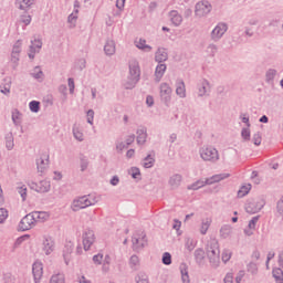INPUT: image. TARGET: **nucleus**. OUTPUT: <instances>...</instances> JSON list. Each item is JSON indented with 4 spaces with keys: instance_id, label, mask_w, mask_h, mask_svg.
I'll list each match as a JSON object with an SVG mask.
<instances>
[{
    "instance_id": "nucleus-1",
    "label": "nucleus",
    "mask_w": 283,
    "mask_h": 283,
    "mask_svg": "<svg viewBox=\"0 0 283 283\" xmlns=\"http://www.w3.org/2000/svg\"><path fill=\"white\" fill-rule=\"evenodd\" d=\"M128 67L129 73L127 80L124 83V87L125 90H134V87H136L140 81V65L138 64V61L133 60L129 62Z\"/></svg>"
},
{
    "instance_id": "nucleus-2",
    "label": "nucleus",
    "mask_w": 283,
    "mask_h": 283,
    "mask_svg": "<svg viewBox=\"0 0 283 283\" xmlns=\"http://www.w3.org/2000/svg\"><path fill=\"white\" fill-rule=\"evenodd\" d=\"M230 176L231 175L227 172L213 175L212 177L207 178L206 180L199 179L195 181L193 184L189 185L187 189L191 191H198V189H202V187H206V185H214V182L226 180V178H230Z\"/></svg>"
},
{
    "instance_id": "nucleus-3",
    "label": "nucleus",
    "mask_w": 283,
    "mask_h": 283,
    "mask_svg": "<svg viewBox=\"0 0 283 283\" xmlns=\"http://www.w3.org/2000/svg\"><path fill=\"white\" fill-rule=\"evenodd\" d=\"M39 213L36 212H30L29 214H25L19 226H18V230L20 231H30V229H32L34 227V224H36V222H39Z\"/></svg>"
},
{
    "instance_id": "nucleus-4",
    "label": "nucleus",
    "mask_w": 283,
    "mask_h": 283,
    "mask_svg": "<svg viewBox=\"0 0 283 283\" xmlns=\"http://www.w3.org/2000/svg\"><path fill=\"white\" fill-rule=\"evenodd\" d=\"M199 151L202 160L205 161L218 163V160H220V155L218 154V149L211 146H203Z\"/></svg>"
},
{
    "instance_id": "nucleus-5",
    "label": "nucleus",
    "mask_w": 283,
    "mask_h": 283,
    "mask_svg": "<svg viewBox=\"0 0 283 283\" xmlns=\"http://www.w3.org/2000/svg\"><path fill=\"white\" fill-rule=\"evenodd\" d=\"M264 205H266L264 199H249L245 203V211L250 214L259 213V211H262V209H264Z\"/></svg>"
},
{
    "instance_id": "nucleus-6",
    "label": "nucleus",
    "mask_w": 283,
    "mask_h": 283,
    "mask_svg": "<svg viewBox=\"0 0 283 283\" xmlns=\"http://www.w3.org/2000/svg\"><path fill=\"white\" fill-rule=\"evenodd\" d=\"M227 30H229V24H227V22H219L211 31L210 39L214 41V43H218V41L227 34Z\"/></svg>"
},
{
    "instance_id": "nucleus-7",
    "label": "nucleus",
    "mask_w": 283,
    "mask_h": 283,
    "mask_svg": "<svg viewBox=\"0 0 283 283\" xmlns=\"http://www.w3.org/2000/svg\"><path fill=\"white\" fill-rule=\"evenodd\" d=\"M96 201L94 199H90V196H83L73 201V211H81V209H87V207H92Z\"/></svg>"
},
{
    "instance_id": "nucleus-8",
    "label": "nucleus",
    "mask_w": 283,
    "mask_h": 283,
    "mask_svg": "<svg viewBox=\"0 0 283 283\" xmlns=\"http://www.w3.org/2000/svg\"><path fill=\"white\" fill-rule=\"evenodd\" d=\"M212 9L213 7L209 1H200L195 7V14L201 19L202 17H207V14H209Z\"/></svg>"
},
{
    "instance_id": "nucleus-9",
    "label": "nucleus",
    "mask_w": 283,
    "mask_h": 283,
    "mask_svg": "<svg viewBox=\"0 0 283 283\" xmlns=\"http://www.w3.org/2000/svg\"><path fill=\"white\" fill-rule=\"evenodd\" d=\"M132 242L134 251H143V248L147 245V234H145V232H142L140 234H134Z\"/></svg>"
},
{
    "instance_id": "nucleus-10",
    "label": "nucleus",
    "mask_w": 283,
    "mask_h": 283,
    "mask_svg": "<svg viewBox=\"0 0 283 283\" xmlns=\"http://www.w3.org/2000/svg\"><path fill=\"white\" fill-rule=\"evenodd\" d=\"M172 92L174 91L171 90V86H169V84H167V83H161L160 84V98L167 107H169V105H171V94H172Z\"/></svg>"
},
{
    "instance_id": "nucleus-11",
    "label": "nucleus",
    "mask_w": 283,
    "mask_h": 283,
    "mask_svg": "<svg viewBox=\"0 0 283 283\" xmlns=\"http://www.w3.org/2000/svg\"><path fill=\"white\" fill-rule=\"evenodd\" d=\"M54 239L50 235H44L42 241V251L45 253V255H52V253H54Z\"/></svg>"
},
{
    "instance_id": "nucleus-12",
    "label": "nucleus",
    "mask_w": 283,
    "mask_h": 283,
    "mask_svg": "<svg viewBox=\"0 0 283 283\" xmlns=\"http://www.w3.org/2000/svg\"><path fill=\"white\" fill-rule=\"evenodd\" d=\"M96 237L94 235V230H86L83 233V247L84 251H90L92 249V244H94Z\"/></svg>"
},
{
    "instance_id": "nucleus-13",
    "label": "nucleus",
    "mask_w": 283,
    "mask_h": 283,
    "mask_svg": "<svg viewBox=\"0 0 283 283\" xmlns=\"http://www.w3.org/2000/svg\"><path fill=\"white\" fill-rule=\"evenodd\" d=\"M207 256L210 262V266L212 269H218L220 266V248L217 250H211L210 252H207Z\"/></svg>"
},
{
    "instance_id": "nucleus-14",
    "label": "nucleus",
    "mask_w": 283,
    "mask_h": 283,
    "mask_svg": "<svg viewBox=\"0 0 283 283\" xmlns=\"http://www.w3.org/2000/svg\"><path fill=\"white\" fill-rule=\"evenodd\" d=\"M32 273L34 282H41V279L43 277V263L35 261L32 265Z\"/></svg>"
},
{
    "instance_id": "nucleus-15",
    "label": "nucleus",
    "mask_w": 283,
    "mask_h": 283,
    "mask_svg": "<svg viewBox=\"0 0 283 283\" xmlns=\"http://www.w3.org/2000/svg\"><path fill=\"white\" fill-rule=\"evenodd\" d=\"M43 48V42L39 39L31 40V45L29 46V59H34L36 52Z\"/></svg>"
},
{
    "instance_id": "nucleus-16",
    "label": "nucleus",
    "mask_w": 283,
    "mask_h": 283,
    "mask_svg": "<svg viewBox=\"0 0 283 283\" xmlns=\"http://www.w3.org/2000/svg\"><path fill=\"white\" fill-rule=\"evenodd\" d=\"M36 167L39 174H45L48 171V168L50 167V156H43L36 159Z\"/></svg>"
},
{
    "instance_id": "nucleus-17",
    "label": "nucleus",
    "mask_w": 283,
    "mask_h": 283,
    "mask_svg": "<svg viewBox=\"0 0 283 283\" xmlns=\"http://www.w3.org/2000/svg\"><path fill=\"white\" fill-rule=\"evenodd\" d=\"M176 94L179 98H187V87L185 86V81L181 78L176 81Z\"/></svg>"
},
{
    "instance_id": "nucleus-18",
    "label": "nucleus",
    "mask_w": 283,
    "mask_h": 283,
    "mask_svg": "<svg viewBox=\"0 0 283 283\" xmlns=\"http://www.w3.org/2000/svg\"><path fill=\"white\" fill-rule=\"evenodd\" d=\"M169 20L175 25V28H179L182 24V15L178 13L177 10H171L168 13Z\"/></svg>"
},
{
    "instance_id": "nucleus-19",
    "label": "nucleus",
    "mask_w": 283,
    "mask_h": 283,
    "mask_svg": "<svg viewBox=\"0 0 283 283\" xmlns=\"http://www.w3.org/2000/svg\"><path fill=\"white\" fill-rule=\"evenodd\" d=\"M137 145H145L147 143V127L140 126L137 129Z\"/></svg>"
},
{
    "instance_id": "nucleus-20",
    "label": "nucleus",
    "mask_w": 283,
    "mask_h": 283,
    "mask_svg": "<svg viewBox=\"0 0 283 283\" xmlns=\"http://www.w3.org/2000/svg\"><path fill=\"white\" fill-rule=\"evenodd\" d=\"M106 56H114L116 54V43L113 40H107L104 45Z\"/></svg>"
},
{
    "instance_id": "nucleus-21",
    "label": "nucleus",
    "mask_w": 283,
    "mask_h": 283,
    "mask_svg": "<svg viewBox=\"0 0 283 283\" xmlns=\"http://www.w3.org/2000/svg\"><path fill=\"white\" fill-rule=\"evenodd\" d=\"M182 182V175L175 174L169 178L168 185L171 187V189H178Z\"/></svg>"
},
{
    "instance_id": "nucleus-22",
    "label": "nucleus",
    "mask_w": 283,
    "mask_h": 283,
    "mask_svg": "<svg viewBox=\"0 0 283 283\" xmlns=\"http://www.w3.org/2000/svg\"><path fill=\"white\" fill-rule=\"evenodd\" d=\"M169 59V54L167 53V49H158L155 53V61L157 63H165Z\"/></svg>"
},
{
    "instance_id": "nucleus-23",
    "label": "nucleus",
    "mask_w": 283,
    "mask_h": 283,
    "mask_svg": "<svg viewBox=\"0 0 283 283\" xmlns=\"http://www.w3.org/2000/svg\"><path fill=\"white\" fill-rule=\"evenodd\" d=\"M36 0H15V6L19 10H29L34 6Z\"/></svg>"
},
{
    "instance_id": "nucleus-24",
    "label": "nucleus",
    "mask_w": 283,
    "mask_h": 283,
    "mask_svg": "<svg viewBox=\"0 0 283 283\" xmlns=\"http://www.w3.org/2000/svg\"><path fill=\"white\" fill-rule=\"evenodd\" d=\"M165 72H167V64L159 63L155 69V76L157 83L160 82V78H163V76H165Z\"/></svg>"
},
{
    "instance_id": "nucleus-25",
    "label": "nucleus",
    "mask_w": 283,
    "mask_h": 283,
    "mask_svg": "<svg viewBox=\"0 0 283 283\" xmlns=\"http://www.w3.org/2000/svg\"><path fill=\"white\" fill-rule=\"evenodd\" d=\"M136 48L138 50H142L143 52H151L153 48L151 45L147 44V40L145 39H139V41L135 42Z\"/></svg>"
},
{
    "instance_id": "nucleus-26",
    "label": "nucleus",
    "mask_w": 283,
    "mask_h": 283,
    "mask_svg": "<svg viewBox=\"0 0 283 283\" xmlns=\"http://www.w3.org/2000/svg\"><path fill=\"white\" fill-rule=\"evenodd\" d=\"M51 185L48 180H41L38 182V193H48L50 191Z\"/></svg>"
},
{
    "instance_id": "nucleus-27",
    "label": "nucleus",
    "mask_w": 283,
    "mask_h": 283,
    "mask_svg": "<svg viewBox=\"0 0 283 283\" xmlns=\"http://www.w3.org/2000/svg\"><path fill=\"white\" fill-rule=\"evenodd\" d=\"M4 140L8 151H12V149H14V135H12V133H7Z\"/></svg>"
},
{
    "instance_id": "nucleus-28",
    "label": "nucleus",
    "mask_w": 283,
    "mask_h": 283,
    "mask_svg": "<svg viewBox=\"0 0 283 283\" xmlns=\"http://www.w3.org/2000/svg\"><path fill=\"white\" fill-rule=\"evenodd\" d=\"M207 87H209V81L203 80L198 84V96L202 97L207 94Z\"/></svg>"
},
{
    "instance_id": "nucleus-29",
    "label": "nucleus",
    "mask_w": 283,
    "mask_h": 283,
    "mask_svg": "<svg viewBox=\"0 0 283 283\" xmlns=\"http://www.w3.org/2000/svg\"><path fill=\"white\" fill-rule=\"evenodd\" d=\"M220 249V244L218 243V240L211 239L208 241L207 247H206V253H209L211 251H216Z\"/></svg>"
},
{
    "instance_id": "nucleus-30",
    "label": "nucleus",
    "mask_w": 283,
    "mask_h": 283,
    "mask_svg": "<svg viewBox=\"0 0 283 283\" xmlns=\"http://www.w3.org/2000/svg\"><path fill=\"white\" fill-rule=\"evenodd\" d=\"M155 163H156V159L151 155H147L144 158L143 167L145 169H151V167H154Z\"/></svg>"
},
{
    "instance_id": "nucleus-31",
    "label": "nucleus",
    "mask_w": 283,
    "mask_h": 283,
    "mask_svg": "<svg viewBox=\"0 0 283 283\" xmlns=\"http://www.w3.org/2000/svg\"><path fill=\"white\" fill-rule=\"evenodd\" d=\"M272 275L276 283H283V270L282 268H276L272 271Z\"/></svg>"
},
{
    "instance_id": "nucleus-32",
    "label": "nucleus",
    "mask_w": 283,
    "mask_h": 283,
    "mask_svg": "<svg viewBox=\"0 0 283 283\" xmlns=\"http://www.w3.org/2000/svg\"><path fill=\"white\" fill-rule=\"evenodd\" d=\"M195 260L199 265L205 261V250L202 248L195 251Z\"/></svg>"
},
{
    "instance_id": "nucleus-33",
    "label": "nucleus",
    "mask_w": 283,
    "mask_h": 283,
    "mask_svg": "<svg viewBox=\"0 0 283 283\" xmlns=\"http://www.w3.org/2000/svg\"><path fill=\"white\" fill-rule=\"evenodd\" d=\"M181 280L184 283H189V271H187V265L185 263L180 264Z\"/></svg>"
},
{
    "instance_id": "nucleus-34",
    "label": "nucleus",
    "mask_w": 283,
    "mask_h": 283,
    "mask_svg": "<svg viewBox=\"0 0 283 283\" xmlns=\"http://www.w3.org/2000/svg\"><path fill=\"white\" fill-rule=\"evenodd\" d=\"M29 109H30V112H33V114H39V112H41V102L31 101L29 103Z\"/></svg>"
},
{
    "instance_id": "nucleus-35",
    "label": "nucleus",
    "mask_w": 283,
    "mask_h": 283,
    "mask_svg": "<svg viewBox=\"0 0 283 283\" xmlns=\"http://www.w3.org/2000/svg\"><path fill=\"white\" fill-rule=\"evenodd\" d=\"M220 235L221 238H223L224 240H227V238H229V235H231V226H222L220 229Z\"/></svg>"
},
{
    "instance_id": "nucleus-36",
    "label": "nucleus",
    "mask_w": 283,
    "mask_h": 283,
    "mask_svg": "<svg viewBox=\"0 0 283 283\" xmlns=\"http://www.w3.org/2000/svg\"><path fill=\"white\" fill-rule=\"evenodd\" d=\"M249 191H251V184L242 186L238 191V198H244V196L249 195Z\"/></svg>"
},
{
    "instance_id": "nucleus-37",
    "label": "nucleus",
    "mask_w": 283,
    "mask_h": 283,
    "mask_svg": "<svg viewBox=\"0 0 283 283\" xmlns=\"http://www.w3.org/2000/svg\"><path fill=\"white\" fill-rule=\"evenodd\" d=\"M80 167H81V171H85L87 167H90V160L85 155H81L80 157Z\"/></svg>"
},
{
    "instance_id": "nucleus-38",
    "label": "nucleus",
    "mask_w": 283,
    "mask_h": 283,
    "mask_svg": "<svg viewBox=\"0 0 283 283\" xmlns=\"http://www.w3.org/2000/svg\"><path fill=\"white\" fill-rule=\"evenodd\" d=\"M277 74V71L275 69H270L265 73V78L268 83H271V81L275 80V76Z\"/></svg>"
},
{
    "instance_id": "nucleus-39",
    "label": "nucleus",
    "mask_w": 283,
    "mask_h": 283,
    "mask_svg": "<svg viewBox=\"0 0 283 283\" xmlns=\"http://www.w3.org/2000/svg\"><path fill=\"white\" fill-rule=\"evenodd\" d=\"M209 227H211V221H209V219H207L206 221L202 220L201 228H200L201 235H207V231H209Z\"/></svg>"
},
{
    "instance_id": "nucleus-40",
    "label": "nucleus",
    "mask_w": 283,
    "mask_h": 283,
    "mask_svg": "<svg viewBox=\"0 0 283 283\" xmlns=\"http://www.w3.org/2000/svg\"><path fill=\"white\" fill-rule=\"evenodd\" d=\"M73 136H74L75 140L83 143V140H84L83 132H81V129H78V127H76V126H73Z\"/></svg>"
},
{
    "instance_id": "nucleus-41",
    "label": "nucleus",
    "mask_w": 283,
    "mask_h": 283,
    "mask_svg": "<svg viewBox=\"0 0 283 283\" xmlns=\"http://www.w3.org/2000/svg\"><path fill=\"white\" fill-rule=\"evenodd\" d=\"M241 137L245 142L251 140V129H250V127H244V128L241 129Z\"/></svg>"
},
{
    "instance_id": "nucleus-42",
    "label": "nucleus",
    "mask_w": 283,
    "mask_h": 283,
    "mask_svg": "<svg viewBox=\"0 0 283 283\" xmlns=\"http://www.w3.org/2000/svg\"><path fill=\"white\" fill-rule=\"evenodd\" d=\"M207 53L209 54V56H216V54H218V45L213 43L209 44L207 48Z\"/></svg>"
},
{
    "instance_id": "nucleus-43",
    "label": "nucleus",
    "mask_w": 283,
    "mask_h": 283,
    "mask_svg": "<svg viewBox=\"0 0 283 283\" xmlns=\"http://www.w3.org/2000/svg\"><path fill=\"white\" fill-rule=\"evenodd\" d=\"M13 124L14 125H20L21 122V112H19V109H14V112H12V116H11Z\"/></svg>"
},
{
    "instance_id": "nucleus-44",
    "label": "nucleus",
    "mask_w": 283,
    "mask_h": 283,
    "mask_svg": "<svg viewBox=\"0 0 283 283\" xmlns=\"http://www.w3.org/2000/svg\"><path fill=\"white\" fill-rule=\"evenodd\" d=\"M252 142L256 147H260V145H262V134L260 132L255 133L252 137Z\"/></svg>"
},
{
    "instance_id": "nucleus-45",
    "label": "nucleus",
    "mask_w": 283,
    "mask_h": 283,
    "mask_svg": "<svg viewBox=\"0 0 283 283\" xmlns=\"http://www.w3.org/2000/svg\"><path fill=\"white\" fill-rule=\"evenodd\" d=\"M161 262H163V264H165L166 266H169V264H171V253L165 252V253L163 254Z\"/></svg>"
},
{
    "instance_id": "nucleus-46",
    "label": "nucleus",
    "mask_w": 283,
    "mask_h": 283,
    "mask_svg": "<svg viewBox=\"0 0 283 283\" xmlns=\"http://www.w3.org/2000/svg\"><path fill=\"white\" fill-rule=\"evenodd\" d=\"M50 283H65V277L62 274H55L51 277Z\"/></svg>"
},
{
    "instance_id": "nucleus-47",
    "label": "nucleus",
    "mask_w": 283,
    "mask_h": 283,
    "mask_svg": "<svg viewBox=\"0 0 283 283\" xmlns=\"http://www.w3.org/2000/svg\"><path fill=\"white\" fill-rule=\"evenodd\" d=\"M74 251V243L69 242L65 244L63 255H70Z\"/></svg>"
},
{
    "instance_id": "nucleus-48",
    "label": "nucleus",
    "mask_w": 283,
    "mask_h": 283,
    "mask_svg": "<svg viewBox=\"0 0 283 283\" xmlns=\"http://www.w3.org/2000/svg\"><path fill=\"white\" fill-rule=\"evenodd\" d=\"M248 269V273H251L252 275H255V273H258V264H255L254 262H250L247 265Z\"/></svg>"
},
{
    "instance_id": "nucleus-49",
    "label": "nucleus",
    "mask_w": 283,
    "mask_h": 283,
    "mask_svg": "<svg viewBox=\"0 0 283 283\" xmlns=\"http://www.w3.org/2000/svg\"><path fill=\"white\" fill-rule=\"evenodd\" d=\"M31 76L35 80L42 78L43 77V71H41L40 66L34 67V73H31Z\"/></svg>"
},
{
    "instance_id": "nucleus-50",
    "label": "nucleus",
    "mask_w": 283,
    "mask_h": 283,
    "mask_svg": "<svg viewBox=\"0 0 283 283\" xmlns=\"http://www.w3.org/2000/svg\"><path fill=\"white\" fill-rule=\"evenodd\" d=\"M130 175L134 180H138V178H140V169L138 167H132Z\"/></svg>"
},
{
    "instance_id": "nucleus-51",
    "label": "nucleus",
    "mask_w": 283,
    "mask_h": 283,
    "mask_svg": "<svg viewBox=\"0 0 283 283\" xmlns=\"http://www.w3.org/2000/svg\"><path fill=\"white\" fill-rule=\"evenodd\" d=\"M18 193H20V196L24 202L25 198H28V188L25 186L18 187Z\"/></svg>"
},
{
    "instance_id": "nucleus-52",
    "label": "nucleus",
    "mask_w": 283,
    "mask_h": 283,
    "mask_svg": "<svg viewBox=\"0 0 283 283\" xmlns=\"http://www.w3.org/2000/svg\"><path fill=\"white\" fill-rule=\"evenodd\" d=\"M8 220V210L6 208H0V224H3Z\"/></svg>"
},
{
    "instance_id": "nucleus-53",
    "label": "nucleus",
    "mask_w": 283,
    "mask_h": 283,
    "mask_svg": "<svg viewBox=\"0 0 283 283\" xmlns=\"http://www.w3.org/2000/svg\"><path fill=\"white\" fill-rule=\"evenodd\" d=\"M221 260H222V262H224V264H227V262H229L231 260V252L229 250H224L222 252Z\"/></svg>"
},
{
    "instance_id": "nucleus-54",
    "label": "nucleus",
    "mask_w": 283,
    "mask_h": 283,
    "mask_svg": "<svg viewBox=\"0 0 283 283\" xmlns=\"http://www.w3.org/2000/svg\"><path fill=\"white\" fill-rule=\"evenodd\" d=\"M240 118L247 127H251V122L249 120V115L247 113H241Z\"/></svg>"
},
{
    "instance_id": "nucleus-55",
    "label": "nucleus",
    "mask_w": 283,
    "mask_h": 283,
    "mask_svg": "<svg viewBox=\"0 0 283 283\" xmlns=\"http://www.w3.org/2000/svg\"><path fill=\"white\" fill-rule=\"evenodd\" d=\"M186 249H188L189 251H193V249H196V243L193 242V239L188 238L186 240Z\"/></svg>"
},
{
    "instance_id": "nucleus-56",
    "label": "nucleus",
    "mask_w": 283,
    "mask_h": 283,
    "mask_svg": "<svg viewBox=\"0 0 283 283\" xmlns=\"http://www.w3.org/2000/svg\"><path fill=\"white\" fill-rule=\"evenodd\" d=\"M129 146L127 145L126 142H117L116 143V149L117 151H123V149H128Z\"/></svg>"
},
{
    "instance_id": "nucleus-57",
    "label": "nucleus",
    "mask_w": 283,
    "mask_h": 283,
    "mask_svg": "<svg viewBox=\"0 0 283 283\" xmlns=\"http://www.w3.org/2000/svg\"><path fill=\"white\" fill-rule=\"evenodd\" d=\"M21 40H18L12 48V52L14 54H21Z\"/></svg>"
},
{
    "instance_id": "nucleus-58",
    "label": "nucleus",
    "mask_w": 283,
    "mask_h": 283,
    "mask_svg": "<svg viewBox=\"0 0 283 283\" xmlns=\"http://www.w3.org/2000/svg\"><path fill=\"white\" fill-rule=\"evenodd\" d=\"M258 220H260V216L253 217L248 224L249 229L255 230V224H258Z\"/></svg>"
},
{
    "instance_id": "nucleus-59",
    "label": "nucleus",
    "mask_w": 283,
    "mask_h": 283,
    "mask_svg": "<svg viewBox=\"0 0 283 283\" xmlns=\"http://www.w3.org/2000/svg\"><path fill=\"white\" fill-rule=\"evenodd\" d=\"M86 116L88 125H94V109H88Z\"/></svg>"
},
{
    "instance_id": "nucleus-60",
    "label": "nucleus",
    "mask_w": 283,
    "mask_h": 283,
    "mask_svg": "<svg viewBox=\"0 0 283 283\" xmlns=\"http://www.w3.org/2000/svg\"><path fill=\"white\" fill-rule=\"evenodd\" d=\"M20 21H21V23H24V25H30V23H32V17L31 15H21Z\"/></svg>"
},
{
    "instance_id": "nucleus-61",
    "label": "nucleus",
    "mask_w": 283,
    "mask_h": 283,
    "mask_svg": "<svg viewBox=\"0 0 283 283\" xmlns=\"http://www.w3.org/2000/svg\"><path fill=\"white\" fill-rule=\"evenodd\" d=\"M138 263H139L138 255H132L129 261L132 269H134V266H138Z\"/></svg>"
},
{
    "instance_id": "nucleus-62",
    "label": "nucleus",
    "mask_w": 283,
    "mask_h": 283,
    "mask_svg": "<svg viewBox=\"0 0 283 283\" xmlns=\"http://www.w3.org/2000/svg\"><path fill=\"white\" fill-rule=\"evenodd\" d=\"M276 209H277V213H280V216H282V220H283V198H281L277 201Z\"/></svg>"
},
{
    "instance_id": "nucleus-63",
    "label": "nucleus",
    "mask_w": 283,
    "mask_h": 283,
    "mask_svg": "<svg viewBox=\"0 0 283 283\" xmlns=\"http://www.w3.org/2000/svg\"><path fill=\"white\" fill-rule=\"evenodd\" d=\"M0 92H1V94H6V95L10 94V84L1 85Z\"/></svg>"
},
{
    "instance_id": "nucleus-64",
    "label": "nucleus",
    "mask_w": 283,
    "mask_h": 283,
    "mask_svg": "<svg viewBox=\"0 0 283 283\" xmlns=\"http://www.w3.org/2000/svg\"><path fill=\"white\" fill-rule=\"evenodd\" d=\"M223 283H233V273H227L223 279Z\"/></svg>"
}]
</instances>
